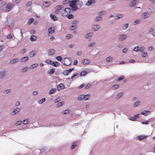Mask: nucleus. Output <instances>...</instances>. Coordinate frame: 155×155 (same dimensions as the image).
<instances>
[{"label":"nucleus","mask_w":155,"mask_h":155,"mask_svg":"<svg viewBox=\"0 0 155 155\" xmlns=\"http://www.w3.org/2000/svg\"><path fill=\"white\" fill-rule=\"evenodd\" d=\"M148 12H146L141 15V17L142 18H147L150 16L151 13L152 12L151 9L150 8H148Z\"/></svg>","instance_id":"obj_1"},{"label":"nucleus","mask_w":155,"mask_h":155,"mask_svg":"<svg viewBox=\"0 0 155 155\" xmlns=\"http://www.w3.org/2000/svg\"><path fill=\"white\" fill-rule=\"evenodd\" d=\"M68 2L69 5L71 8L72 10L73 11H75L77 10L76 0L69 1Z\"/></svg>","instance_id":"obj_2"},{"label":"nucleus","mask_w":155,"mask_h":155,"mask_svg":"<svg viewBox=\"0 0 155 155\" xmlns=\"http://www.w3.org/2000/svg\"><path fill=\"white\" fill-rule=\"evenodd\" d=\"M62 62L64 65L68 66L72 63V61L69 58H65L62 59Z\"/></svg>","instance_id":"obj_3"},{"label":"nucleus","mask_w":155,"mask_h":155,"mask_svg":"<svg viewBox=\"0 0 155 155\" xmlns=\"http://www.w3.org/2000/svg\"><path fill=\"white\" fill-rule=\"evenodd\" d=\"M5 6L6 8L5 12H10L14 6V5L12 3H8Z\"/></svg>","instance_id":"obj_4"},{"label":"nucleus","mask_w":155,"mask_h":155,"mask_svg":"<svg viewBox=\"0 0 155 155\" xmlns=\"http://www.w3.org/2000/svg\"><path fill=\"white\" fill-rule=\"evenodd\" d=\"M138 2V0H132L130 2L129 4V5L131 7H134Z\"/></svg>","instance_id":"obj_5"},{"label":"nucleus","mask_w":155,"mask_h":155,"mask_svg":"<svg viewBox=\"0 0 155 155\" xmlns=\"http://www.w3.org/2000/svg\"><path fill=\"white\" fill-rule=\"evenodd\" d=\"M100 28V26L99 25H94L91 27V29L94 31H97Z\"/></svg>","instance_id":"obj_6"},{"label":"nucleus","mask_w":155,"mask_h":155,"mask_svg":"<svg viewBox=\"0 0 155 155\" xmlns=\"http://www.w3.org/2000/svg\"><path fill=\"white\" fill-rule=\"evenodd\" d=\"M54 32V28L53 27H51L48 28V36H50Z\"/></svg>","instance_id":"obj_7"},{"label":"nucleus","mask_w":155,"mask_h":155,"mask_svg":"<svg viewBox=\"0 0 155 155\" xmlns=\"http://www.w3.org/2000/svg\"><path fill=\"white\" fill-rule=\"evenodd\" d=\"M20 110L21 109L18 107L14 108L13 110L11 112V114L12 115H15L16 114L18 113Z\"/></svg>","instance_id":"obj_8"},{"label":"nucleus","mask_w":155,"mask_h":155,"mask_svg":"<svg viewBox=\"0 0 155 155\" xmlns=\"http://www.w3.org/2000/svg\"><path fill=\"white\" fill-rule=\"evenodd\" d=\"M7 71L5 70H3L0 72V79H3L7 73Z\"/></svg>","instance_id":"obj_9"},{"label":"nucleus","mask_w":155,"mask_h":155,"mask_svg":"<svg viewBox=\"0 0 155 155\" xmlns=\"http://www.w3.org/2000/svg\"><path fill=\"white\" fill-rule=\"evenodd\" d=\"M76 1V6L77 7V9L81 7L83 5V3L82 1L79 0H77Z\"/></svg>","instance_id":"obj_10"},{"label":"nucleus","mask_w":155,"mask_h":155,"mask_svg":"<svg viewBox=\"0 0 155 155\" xmlns=\"http://www.w3.org/2000/svg\"><path fill=\"white\" fill-rule=\"evenodd\" d=\"M127 35L126 34H122L120 35L119 39L120 41H123L126 39Z\"/></svg>","instance_id":"obj_11"},{"label":"nucleus","mask_w":155,"mask_h":155,"mask_svg":"<svg viewBox=\"0 0 155 155\" xmlns=\"http://www.w3.org/2000/svg\"><path fill=\"white\" fill-rule=\"evenodd\" d=\"M147 137V136L144 135H140L136 137V139L137 140L139 141H141L142 140L146 139Z\"/></svg>","instance_id":"obj_12"},{"label":"nucleus","mask_w":155,"mask_h":155,"mask_svg":"<svg viewBox=\"0 0 155 155\" xmlns=\"http://www.w3.org/2000/svg\"><path fill=\"white\" fill-rule=\"evenodd\" d=\"M93 34L92 32H90L84 35V37L86 39L91 38L93 35Z\"/></svg>","instance_id":"obj_13"},{"label":"nucleus","mask_w":155,"mask_h":155,"mask_svg":"<svg viewBox=\"0 0 155 155\" xmlns=\"http://www.w3.org/2000/svg\"><path fill=\"white\" fill-rule=\"evenodd\" d=\"M55 53V50L53 49H50L48 52V55L50 56H52Z\"/></svg>","instance_id":"obj_14"},{"label":"nucleus","mask_w":155,"mask_h":155,"mask_svg":"<svg viewBox=\"0 0 155 155\" xmlns=\"http://www.w3.org/2000/svg\"><path fill=\"white\" fill-rule=\"evenodd\" d=\"M95 2V0H88L86 5L87 6H90L93 4Z\"/></svg>","instance_id":"obj_15"},{"label":"nucleus","mask_w":155,"mask_h":155,"mask_svg":"<svg viewBox=\"0 0 155 155\" xmlns=\"http://www.w3.org/2000/svg\"><path fill=\"white\" fill-rule=\"evenodd\" d=\"M51 4L50 2H43L42 5L45 8H47L50 6Z\"/></svg>","instance_id":"obj_16"},{"label":"nucleus","mask_w":155,"mask_h":155,"mask_svg":"<svg viewBox=\"0 0 155 155\" xmlns=\"http://www.w3.org/2000/svg\"><path fill=\"white\" fill-rule=\"evenodd\" d=\"M96 44L95 42H92L88 43L87 45L88 48H92L95 46Z\"/></svg>","instance_id":"obj_17"},{"label":"nucleus","mask_w":155,"mask_h":155,"mask_svg":"<svg viewBox=\"0 0 155 155\" xmlns=\"http://www.w3.org/2000/svg\"><path fill=\"white\" fill-rule=\"evenodd\" d=\"M73 69V68H72L70 69L69 70H64L63 71V74L64 75H67L68 74L70 73Z\"/></svg>","instance_id":"obj_18"},{"label":"nucleus","mask_w":155,"mask_h":155,"mask_svg":"<svg viewBox=\"0 0 155 155\" xmlns=\"http://www.w3.org/2000/svg\"><path fill=\"white\" fill-rule=\"evenodd\" d=\"M29 59L28 57L27 56H25L20 59V61L21 62H25L28 61Z\"/></svg>","instance_id":"obj_19"},{"label":"nucleus","mask_w":155,"mask_h":155,"mask_svg":"<svg viewBox=\"0 0 155 155\" xmlns=\"http://www.w3.org/2000/svg\"><path fill=\"white\" fill-rule=\"evenodd\" d=\"M19 61V59L18 58L13 59L11 60L9 62V63L12 64L18 62Z\"/></svg>","instance_id":"obj_20"},{"label":"nucleus","mask_w":155,"mask_h":155,"mask_svg":"<svg viewBox=\"0 0 155 155\" xmlns=\"http://www.w3.org/2000/svg\"><path fill=\"white\" fill-rule=\"evenodd\" d=\"M64 88V85L63 84H59L57 87V89L58 91L63 89Z\"/></svg>","instance_id":"obj_21"},{"label":"nucleus","mask_w":155,"mask_h":155,"mask_svg":"<svg viewBox=\"0 0 155 155\" xmlns=\"http://www.w3.org/2000/svg\"><path fill=\"white\" fill-rule=\"evenodd\" d=\"M37 52L36 51H31L29 53V56L30 58H32L36 54Z\"/></svg>","instance_id":"obj_22"},{"label":"nucleus","mask_w":155,"mask_h":155,"mask_svg":"<svg viewBox=\"0 0 155 155\" xmlns=\"http://www.w3.org/2000/svg\"><path fill=\"white\" fill-rule=\"evenodd\" d=\"M57 90V89L55 88H53L50 90L48 92V94L49 95L55 93Z\"/></svg>","instance_id":"obj_23"},{"label":"nucleus","mask_w":155,"mask_h":155,"mask_svg":"<svg viewBox=\"0 0 155 155\" xmlns=\"http://www.w3.org/2000/svg\"><path fill=\"white\" fill-rule=\"evenodd\" d=\"M90 62V61L88 59H85L81 61V63L83 64H88Z\"/></svg>","instance_id":"obj_24"},{"label":"nucleus","mask_w":155,"mask_h":155,"mask_svg":"<svg viewBox=\"0 0 155 155\" xmlns=\"http://www.w3.org/2000/svg\"><path fill=\"white\" fill-rule=\"evenodd\" d=\"M151 112L149 111L144 110L141 112V114L145 116H147L150 114Z\"/></svg>","instance_id":"obj_25"},{"label":"nucleus","mask_w":155,"mask_h":155,"mask_svg":"<svg viewBox=\"0 0 155 155\" xmlns=\"http://www.w3.org/2000/svg\"><path fill=\"white\" fill-rule=\"evenodd\" d=\"M28 69V67H26L22 68L21 70V72L22 73H24L27 71Z\"/></svg>","instance_id":"obj_26"},{"label":"nucleus","mask_w":155,"mask_h":155,"mask_svg":"<svg viewBox=\"0 0 155 155\" xmlns=\"http://www.w3.org/2000/svg\"><path fill=\"white\" fill-rule=\"evenodd\" d=\"M38 64L37 63H35L31 64L29 67V68L31 69H32L38 67Z\"/></svg>","instance_id":"obj_27"},{"label":"nucleus","mask_w":155,"mask_h":155,"mask_svg":"<svg viewBox=\"0 0 155 155\" xmlns=\"http://www.w3.org/2000/svg\"><path fill=\"white\" fill-rule=\"evenodd\" d=\"M55 71V69L52 68L48 70L47 72V73L48 74H49L50 75H51L53 74L54 72Z\"/></svg>","instance_id":"obj_28"},{"label":"nucleus","mask_w":155,"mask_h":155,"mask_svg":"<svg viewBox=\"0 0 155 155\" xmlns=\"http://www.w3.org/2000/svg\"><path fill=\"white\" fill-rule=\"evenodd\" d=\"M123 17V15L122 14H119L115 16V19L116 20H118L121 18Z\"/></svg>","instance_id":"obj_29"},{"label":"nucleus","mask_w":155,"mask_h":155,"mask_svg":"<svg viewBox=\"0 0 155 155\" xmlns=\"http://www.w3.org/2000/svg\"><path fill=\"white\" fill-rule=\"evenodd\" d=\"M27 50L25 48H22L19 51V54H25L26 51Z\"/></svg>","instance_id":"obj_30"},{"label":"nucleus","mask_w":155,"mask_h":155,"mask_svg":"<svg viewBox=\"0 0 155 155\" xmlns=\"http://www.w3.org/2000/svg\"><path fill=\"white\" fill-rule=\"evenodd\" d=\"M64 104V101H62L59 102L57 104L55 105V107L57 108H58L59 107H61Z\"/></svg>","instance_id":"obj_31"},{"label":"nucleus","mask_w":155,"mask_h":155,"mask_svg":"<svg viewBox=\"0 0 155 155\" xmlns=\"http://www.w3.org/2000/svg\"><path fill=\"white\" fill-rule=\"evenodd\" d=\"M102 17L100 16L96 17L94 18V21H97L101 20Z\"/></svg>","instance_id":"obj_32"},{"label":"nucleus","mask_w":155,"mask_h":155,"mask_svg":"<svg viewBox=\"0 0 155 155\" xmlns=\"http://www.w3.org/2000/svg\"><path fill=\"white\" fill-rule=\"evenodd\" d=\"M6 38L8 39H11L15 38V37L14 36V35L12 34V35L8 34L7 35Z\"/></svg>","instance_id":"obj_33"},{"label":"nucleus","mask_w":155,"mask_h":155,"mask_svg":"<svg viewBox=\"0 0 155 155\" xmlns=\"http://www.w3.org/2000/svg\"><path fill=\"white\" fill-rule=\"evenodd\" d=\"M129 26V24L128 23H126L124 24L122 27V30H125L127 29Z\"/></svg>","instance_id":"obj_34"},{"label":"nucleus","mask_w":155,"mask_h":155,"mask_svg":"<svg viewBox=\"0 0 155 155\" xmlns=\"http://www.w3.org/2000/svg\"><path fill=\"white\" fill-rule=\"evenodd\" d=\"M61 14L62 16H66L68 15V14L64 9L62 11Z\"/></svg>","instance_id":"obj_35"},{"label":"nucleus","mask_w":155,"mask_h":155,"mask_svg":"<svg viewBox=\"0 0 155 155\" xmlns=\"http://www.w3.org/2000/svg\"><path fill=\"white\" fill-rule=\"evenodd\" d=\"M37 37L34 35L31 36L30 37V40L31 41H35L36 40Z\"/></svg>","instance_id":"obj_36"},{"label":"nucleus","mask_w":155,"mask_h":155,"mask_svg":"<svg viewBox=\"0 0 155 155\" xmlns=\"http://www.w3.org/2000/svg\"><path fill=\"white\" fill-rule=\"evenodd\" d=\"M90 97V95L89 94H87L84 95V100L85 101L89 99Z\"/></svg>","instance_id":"obj_37"},{"label":"nucleus","mask_w":155,"mask_h":155,"mask_svg":"<svg viewBox=\"0 0 155 155\" xmlns=\"http://www.w3.org/2000/svg\"><path fill=\"white\" fill-rule=\"evenodd\" d=\"M88 73V72L86 71H81L80 74V76H85Z\"/></svg>","instance_id":"obj_38"},{"label":"nucleus","mask_w":155,"mask_h":155,"mask_svg":"<svg viewBox=\"0 0 155 155\" xmlns=\"http://www.w3.org/2000/svg\"><path fill=\"white\" fill-rule=\"evenodd\" d=\"M60 64V63L58 62L55 61L52 62V65L54 67H57Z\"/></svg>","instance_id":"obj_39"},{"label":"nucleus","mask_w":155,"mask_h":155,"mask_svg":"<svg viewBox=\"0 0 155 155\" xmlns=\"http://www.w3.org/2000/svg\"><path fill=\"white\" fill-rule=\"evenodd\" d=\"M145 47L144 46L139 48V51L140 52H143L145 51Z\"/></svg>","instance_id":"obj_40"},{"label":"nucleus","mask_w":155,"mask_h":155,"mask_svg":"<svg viewBox=\"0 0 155 155\" xmlns=\"http://www.w3.org/2000/svg\"><path fill=\"white\" fill-rule=\"evenodd\" d=\"M11 92V90L10 89H7L3 91V94H6L8 93H10Z\"/></svg>","instance_id":"obj_41"},{"label":"nucleus","mask_w":155,"mask_h":155,"mask_svg":"<svg viewBox=\"0 0 155 155\" xmlns=\"http://www.w3.org/2000/svg\"><path fill=\"white\" fill-rule=\"evenodd\" d=\"M51 18L54 21H56L58 19L57 18L56 16L53 14H51L50 15Z\"/></svg>","instance_id":"obj_42"},{"label":"nucleus","mask_w":155,"mask_h":155,"mask_svg":"<svg viewBox=\"0 0 155 155\" xmlns=\"http://www.w3.org/2000/svg\"><path fill=\"white\" fill-rule=\"evenodd\" d=\"M45 101V98H43L39 100L38 102V103L41 104L44 103Z\"/></svg>","instance_id":"obj_43"},{"label":"nucleus","mask_w":155,"mask_h":155,"mask_svg":"<svg viewBox=\"0 0 155 155\" xmlns=\"http://www.w3.org/2000/svg\"><path fill=\"white\" fill-rule=\"evenodd\" d=\"M106 13V12L104 11H102L99 12L98 13V15L99 16H101L104 15Z\"/></svg>","instance_id":"obj_44"},{"label":"nucleus","mask_w":155,"mask_h":155,"mask_svg":"<svg viewBox=\"0 0 155 155\" xmlns=\"http://www.w3.org/2000/svg\"><path fill=\"white\" fill-rule=\"evenodd\" d=\"M84 95H80L78 97L77 100L79 101H81L84 100Z\"/></svg>","instance_id":"obj_45"},{"label":"nucleus","mask_w":155,"mask_h":155,"mask_svg":"<svg viewBox=\"0 0 155 155\" xmlns=\"http://www.w3.org/2000/svg\"><path fill=\"white\" fill-rule=\"evenodd\" d=\"M113 59V58L111 56L107 57L106 58V61L107 62L111 61Z\"/></svg>","instance_id":"obj_46"},{"label":"nucleus","mask_w":155,"mask_h":155,"mask_svg":"<svg viewBox=\"0 0 155 155\" xmlns=\"http://www.w3.org/2000/svg\"><path fill=\"white\" fill-rule=\"evenodd\" d=\"M76 28H77L76 25H72L70 27L69 29L70 30H75V29H76Z\"/></svg>","instance_id":"obj_47"},{"label":"nucleus","mask_w":155,"mask_h":155,"mask_svg":"<svg viewBox=\"0 0 155 155\" xmlns=\"http://www.w3.org/2000/svg\"><path fill=\"white\" fill-rule=\"evenodd\" d=\"M32 5V2L31 1H30L28 2L26 5V6L27 7H29L31 6Z\"/></svg>","instance_id":"obj_48"},{"label":"nucleus","mask_w":155,"mask_h":155,"mask_svg":"<svg viewBox=\"0 0 155 155\" xmlns=\"http://www.w3.org/2000/svg\"><path fill=\"white\" fill-rule=\"evenodd\" d=\"M140 21V20L137 19L134 21V25H135L138 24Z\"/></svg>","instance_id":"obj_49"},{"label":"nucleus","mask_w":155,"mask_h":155,"mask_svg":"<svg viewBox=\"0 0 155 155\" xmlns=\"http://www.w3.org/2000/svg\"><path fill=\"white\" fill-rule=\"evenodd\" d=\"M72 38V35L71 34H68L66 36V38L67 39L71 38Z\"/></svg>","instance_id":"obj_50"},{"label":"nucleus","mask_w":155,"mask_h":155,"mask_svg":"<svg viewBox=\"0 0 155 155\" xmlns=\"http://www.w3.org/2000/svg\"><path fill=\"white\" fill-rule=\"evenodd\" d=\"M34 19L33 18H30L28 21V22L27 23L28 25H30Z\"/></svg>","instance_id":"obj_51"},{"label":"nucleus","mask_w":155,"mask_h":155,"mask_svg":"<svg viewBox=\"0 0 155 155\" xmlns=\"http://www.w3.org/2000/svg\"><path fill=\"white\" fill-rule=\"evenodd\" d=\"M28 122H29L28 119H25V120H24L23 121L22 124L25 125L27 124H28Z\"/></svg>","instance_id":"obj_52"},{"label":"nucleus","mask_w":155,"mask_h":155,"mask_svg":"<svg viewBox=\"0 0 155 155\" xmlns=\"http://www.w3.org/2000/svg\"><path fill=\"white\" fill-rule=\"evenodd\" d=\"M140 102L139 101H137L134 104L133 106L134 107H137L139 104Z\"/></svg>","instance_id":"obj_53"},{"label":"nucleus","mask_w":155,"mask_h":155,"mask_svg":"<svg viewBox=\"0 0 155 155\" xmlns=\"http://www.w3.org/2000/svg\"><path fill=\"white\" fill-rule=\"evenodd\" d=\"M119 86L118 84H116L112 86L111 87V89L112 90H115Z\"/></svg>","instance_id":"obj_54"},{"label":"nucleus","mask_w":155,"mask_h":155,"mask_svg":"<svg viewBox=\"0 0 155 155\" xmlns=\"http://www.w3.org/2000/svg\"><path fill=\"white\" fill-rule=\"evenodd\" d=\"M6 10L5 7H4V6H0V11H2L5 12V10Z\"/></svg>","instance_id":"obj_55"},{"label":"nucleus","mask_w":155,"mask_h":155,"mask_svg":"<svg viewBox=\"0 0 155 155\" xmlns=\"http://www.w3.org/2000/svg\"><path fill=\"white\" fill-rule=\"evenodd\" d=\"M147 55V52H144L142 53L141 54L142 57L143 58H145L146 57V55Z\"/></svg>","instance_id":"obj_56"},{"label":"nucleus","mask_w":155,"mask_h":155,"mask_svg":"<svg viewBox=\"0 0 155 155\" xmlns=\"http://www.w3.org/2000/svg\"><path fill=\"white\" fill-rule=\"evenodd\" d=\"M122 96V94L121 93H118V94L116 96V98L117 99L119 98L120 97Z\"/></svg>","instance_id":"obj_57"},{"label":"nucleus","mask_w":155,"mask_h":155,"mask_svg":"<svg viewBox=\"0 0 155 155\" xmlns=\"http://www.w3.org/2000/svg\"><path fill=\"white\" fill-rule=\"evenodd\" d=\"M133 51L135 52L139 51V47L138 46L135 47L133 49Z\"/></svg>","instance_id":"obj_58"},{"label":"nucleus","mask_w":155,"mask_h":155,"mask_svg":"<svg viewBox=\"0 0 155 155\" xmlns=\"http://www.w3.org/2000/svg\"><path fill=\"white\" fill-rule=\"evenodd\" d=\"M46 63H47L50 64H52V61H51L50 60H47L46 61Z\"/></svg>","instance_id":"obj_59"},{"label":"nucleus","mask_w":155,"mask_h":155,"mask_svg":"<svg viewBox=\"0 0 155 155\" xmlns=\"http://www.w3.org/2000/svg\"><path fill=\"white\" fill-rule=\"evenodd\" d=\"M73 17V15L71 14H70L68 15L67 16V18L69 19L72 18Z\"/></svg>","instance_id":"obj_60"},{"label":"nucleus","mask_w":155,"mask_h":155,"mask_svg":"<svg viewBox=\"0 0 155 155\" xmlns=\"http://www.w3.org/2000/svg\"><path fill=\"white\" fill-rule=\"evenodd\" d=\"M69 112V110H64L62 113V114H68Z\"/></svg>","instance_id":"obj_61"},{"label":"nucleus","mask_w":155,"mask_h":155,"mask_svg":"<svg viewBox=\"0 0 155 155\" xmlns=\"http://www.w3.org/2000/svg\"><path fill=\"white\" fill-rule=\"evenodd\" d=\"M65 11H66L68 14L70 13V12L71 11L70 9L69 8H66L64 9Z\"/></svg>","instance_id":"obj_62"},{"label":"nucleus","mask_w":155,"mask_h":155,"mask_svg":"<svg viewBox=\"0 0 155 155\" xmlns=\"http://www.w3.org/2000/svg\"><path fill=\"white\" fill-rule=\"evenodd\" d=\"M38 94V92L37 91H35L33 92L32 93V95L33 96H35L36 95Z\"/></svg>","instance_id":"obj_63"},{"label":"nucleus","mask_w":155,"mask_h":155,"mask_svg":"<svg viewBox=\"0 0 155 155\" xmlns=\"http://www.w3.org/2000/svg\"><path fill=\"white\" fill-rule=\"evenodd\" d=\"M21 121H18L16 122L15 123V125L16 126H18L20 125L21 124Z\"/></svg>","instance_id":"obj_64"}]
</instances>
